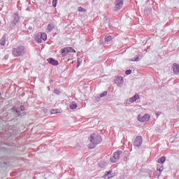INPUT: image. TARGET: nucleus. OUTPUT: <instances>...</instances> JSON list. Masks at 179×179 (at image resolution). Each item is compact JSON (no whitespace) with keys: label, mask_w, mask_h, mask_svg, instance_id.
I'll list each match as a JSON object with an SVG mask.
<instances>
[{"label":"nucleus","mask_w":179,"mask_h":179,"mask_svg":"<svg viewBox=\"0 0 179 179\" xmlns=\"http://www.w3.org/2000/svg\"><path fill=\"white\" fill-rule=\"evenodd\" d=\"M112 176H110V175L105 173L104 178L109 179L111 178Z\"/></svg>","instance_id":"31"},{"label":"nucleus","mask_w":179,"mask_h":179,"mask_svg":"<svg viewBox=\"0 0 179 179\" xmlns=\"http://www.w3.org/2000/svg\"><path fill=\"white\" fill-rule=\"evenodd\" d=\"M131 73H132V70H131V69L127 70L125 71V75H131Z\"/></svg>","instance_id":"28"},{"label":"nucleus","mask_w":179,"mask_h":179,"mask_svg":"<svg viewBox=\"0 0 179 179\" xmlns=\"http://www.w3.org/2000/svg\"><path fill=\"white\" fill-rule=\"evenodd\" d=\"M43 111H44V112L47 111V109H45H45H43Z\"/></svg>","instance_id":"41"},{"label":"nucleus","mask_w":179,"mask_h":179,"mask_svg":"<svg viewBox=\"0 0 179 179\" xmlns=\"http://www.w3.org/2000/svg\"><path fill=\"white\" fill-rule=\"evenodd\" d=\"M78 10V12H87L86 9H85L82 7H79Z\"/></svg>","instance_id":"27"},{"label":"nucleus","mask_w":179,"mask_h":179,"mask_svg":"<svg viewBox=\"0 0 179 179\" xmlns=\"http://www.w3.org/2000/svg\"><path fill=\"white\" fill-rule=\"evenodd\" d=\"M16 24H17V22L11 21L9 24V29H10V30H13L15 27H16Z\"/></svg>","instance_id":"17"},{"label":"nucleus","mask_w":179,"mask_h":179,"mask_svg":"<svg viewBox=\"0 0 179 179\" xmlns=\"http://www.w3.org/2000/svg\"><path fill=\"white\" fill-rule=\"evenodd\" d=\"M113 173V171L112 170H110L108 171H106L105 173V174H108V176H110V177H113V176H111V173Z\"/></svg>","instance_id":"30"},{"label":"nucleus","mask_w":179,"mask_h":179,"mask_svg":"<svg viewBox=\"0 0 179 179\" xmlns=\"http://www.w3.org/2000/svg\"><path fill=\"white\" fill-rule=\"evenodd\" d=\"M33 29H34V24L28 27V30H33Z\"/></svg>","instance_id":"32"},{"label":"nucleus","mask_w":179,"mask_h":179,"mask_svg":"<svg viewBox=\"0 0 179 179\" xmlns=\"http://www.w3.org/2000/svg\"><path fill=\"white\" fill-rule=\"evenodd\" d=\"M166 162V157H162L158 159V163H160L161 164H163Z\"/></svg>","instance_id":"21"},{"label":"nucleus","mask_w":179,"mask_h":179,"mask_svg":"<svg viewBox=\"0 0 179 179\" xmlns=\"http://www.w3.org/2000/svg\"><path fill=\"white\" fill-rule=\"evenodd\" d=\"M48 62H49V64H50V65H53V66H57L59 64L58 60H56L52 57H50L49 59H48Z\"/></svg>","instance_id":"9"},{"label":"nucleus","mask_w":179,"mask_h":179,"mask_svg":"<svg viewBox=\"0 0 179 179\" xmlns=\"http://www.w3.org/2000/svg\"><path fill=\"white\" fill-rule=\"evenodd\" d=\"M114 12H118L121 10V9H122V6H124V0H115L114 2Z\"/></svg>","instance_id":"3"},{"label":"nucleus","mask_w":179,"mask_h":179,"mask_svg":"<svg viewBox=\"0 0 179 179\" xmlns=\"http://www.w3.org/2000/svg\"><path fill=\"white\" fill-rule=\"evenodd\" d=\"M80 64H82V61L78 59L77 62V68H79V66H80Z\"/></svg>","instance_id":"33"},{"label":"nucleus","mask_w":179,"mask_h":179,"mask_svg":"<svg viewBox=\"0 0 179 179\" xmlns=\"http://www.w3.org/2000/svg\"><path fill=\"white\" fill-rule=\"evenodd\" d=\"M0 96H1V92H0Z\"/></svg>","instance_id":"43"},{"label":"nucleus","mask_w":179,"mask_h":179,"mask_svg":"<svg viewBox=\"0 0 179 179\" xmlns=\"http://www.w3.org/2000/svg\"><path fill=\"white\" fill-rule=\"evenodd\" d=\"M138 120L140 122H148L150 120V115L145 113L144 115H138Z\"/></svg>","instance_id":"7"},{"label":"nucleus","mask_w":179,"mask_h":179,"mask_svg":"<svg viewBox=\"0 0 179 179\" xmlns=\"http://www.w3.org/2000/svg\"><path fill=\"white\" fill-rule=\"evenodd\" d=\"M123 80H124V78H122V77L117 76L115 80V83L116 85H122V83H124Z\"/></svg>","instance_id":"11"},{"label":"nucleus","mask_w":179,"mask_h":179,"mask_svg":"<svg viewBox=\"0 0 179 179\" xmlns=\"http://www.w3.org/2000/svg\"><path fill=\"white\" fill-rule=\"evenodd\" d=\"M34 41L36 43H42L43 41L41 40V36L40 35V33L35 34Z\"/></svg>","instance_id":"12"},{"label":"nucleus","mask_w":179,"mask_h":179,"mask_svg":"<svg viewBox=\"0 0 179 179\" xmlns=\"http://www.w3.org/2000/svg\"><path fill=\"white\" fill-rule=\"evenodd\" d=\"M0 24H1V21H0Z\"/></svg>","instance_id":"42"},{"label":"nucleus","mask_w":179,"mask_h":179,"mask_svg":"<svg viewBox=\"0 0 179 179\" xmlns=\"http://www.w3.org/2000/svg\"><path fill=\"white\" fill-rule=\"evenodd\" d=\"M100 96H97L96 98V101H100Z\"/></svg>","instance_id":"37"},{"label":"nucleus","mask_w":179,"mask_h":179,"mask_svg":"<svg viewBox=\"0 0 179 179\" xmlns=\"http://www.w3.org/2000/svg\"><path fill=\"white\" fill-rule=\"evenodd\" d=\"M54 93L55 94H57L58 96H59V94H61V91H59L58 89H55Z\"/></svg>","instance_id":"26"},{"label":"nucleus","mask_w":179,"mask_h":179,"mask_svg":"<svg viewBox=\"0 0 179 179\" xmlns=\"http://www.w3.org/2000/svg\"><path fill=\"white\" fill-rule=\"evenodd\" d=\"M13 57H23L24 55V46L20 45L12 50Z\"/></svg>","instance_id":"2"},{"label":"nucleus","mask_w":179,"mask_h":179,"mask_svg":"<svg viewBox=\"0 0 179 179\" xmlns=\"http://www.w3.org/2000/svg\"><path fill=\"white\" fill-rule=\"evenodd\" d=\"M90 143L89 144V149H94L97 145L101 143L103 138L99 134H92L89 138Z\"/></svg>","instance_id":"1"},{"label":"nucleus","mask_w":179,"mask_h":179,"mask_svg":"<svg viewBox=\"0 0 179 179\" xmlns=\"http://www.w3.org/2000/svg\"><path fill=\"white\" fill-rule=\"evenodd\" d=\"M76 108H78V104L75 102H72L70 104V109L71 110H76Z\"/></svg>","instance_id":"18"},{"label":"nucleus","mask_w":179,"mask_h":179,"mask_svg":"<svg viewBox=\"0 0 179 179\" xmlns=\"http://www.w3.org/2000/svg\"><path fill=\"white\" fill-rule=\"evenodd\" d=\"M13 22L15 23H19V13H15L13 15Z\"/></svg>","instance_id":"13"},{"label":"nucleus","mask_w":179,"mask_h":179,"mask_svg":"<svg viewBox=\"0 0 179 179\" xmlns=\"http://www.w3.org/2000/svg\"><path fill=\"white\" fill-rule=\"evenodd\" d=\"M69 52H76V51H75V50L71 47L61 49V54L62 57H66V54H69Z\"/></svg>","instance_id":"6"},{"label":"nucleus","mask_w":179,"mask_h":179,"mask_svg":"<svg viewBox=\"0 0 179 179\" xmlns=\"http://www.w3.org/2000/svg\"><path fill=\"white\" fill-rule=\"evenodd\" d=\"M3 163L6 166H8V164H9V162H8V161H3Z\"/></svg>","instance_id":"36"},{"label":"nucleus","mask_w":179,"mask_h":179,"mask_svg":"<svg viewBox=\"0 0 179 179\" xmlns=\"http://www.w3.org/2000/svg\"><path fill=\"white\" fill-rule=\"evenodd\" d=\"M50 83L51 84V83H54V80H50Z\"/></svg>","instance_id":"39"},{"label":"nucleus","mask_w":179,"mask_h":179,"mask_svg":"<svg viewBox=\"0 0 179 179\" xmlns=\"http://www.w3.org/2000/svg\"><path fill=\"white\" fill-rule=\"evenodd\" d=\"M5 44H6V36L3 35L0 40V45L4 47Z\"/></svg>","instance_id":"15"},{"label":"nucleus","mask_w":179,"mask_h":179,"mask_svg":"<svg viewBox=\"0 0 179 179\" xmlns=\"http://www.w3.org/2000/svg\"><path fill=\"white\" fill-rule=\"evenodd\" d=\"M51 114H58V109H52Z\"/></svg>","instance_id":"29"},{"label":"nucleus","mask_w":179,"mask_h":179,"mask_svg":"<svg viewBox=\"0 0 179 179\" xmlns=\"http://www.w3.org/2000/svg\"><path fill=\"white\" fill-rule=\"evenodd\" d=\"M13 110L14 114H15V115H17V117H20V118H22V117H23V115H26V113H24V112L20 113V111L17 110V109L13 108Z\"/></svg>","instance_id":"10"},{"label":"nucleus","mask_w":179,"mask_h":179,"mask_svg":"<svg viewBox=\"0 0 179 179\" xmlns=\"http://www.w3.org/2000/svg\"><path fill=\"white\" fill-rule=\"evenodd\" d=\"M111 40H113V36H108L105 38V41H106L107 43H108V41H111Z\"/></svg>","instance_id":"22"},{"label":"nucleus","mask_w":179,"mask_h":179,"mask_svg":"<svg viewBox=\"0 0 179 179\" xmlns=\"http://www.w3.org/2000/svg\"><path fill=\"white\" fill-rule=\"evenodd\" d=\"M40 36H41V40L43 41H45V40H47V34L45 33H39Z\"/></svg>","instance_id":"20"},{"label":"nucleus","mask_w":179,"mask_h":179,"mask_svg":"<svg viewBox=\"0 0 179 179\" xmlns=\"http://www.w3.org/2000/svg\"><path fill=\"white\" fill-rule=\"evenodd\" d=\"M104 96H107V91H104L103 93H101V94H99V97L101 99L103 97H104Z\"/></svg>","instance_id":"25"},{"label":"nucleus","mask_w":179,"mask_h":179,"mask_svg":"<svg viewBox=\"0 0 179 179\" xmlns=\"http://www.w3.org/2000/svg\"><path fill=\"white\" fill-rule=\"evenodd\" d=\"M9 58V55H6L3 57V59H8Z\"/></svg>","instance_id":"35"},{"label":"nucleus","mask_w":179,"mask_h":179,"mask_svg":"<svg viewBox=\"0 0 179 179\" xmlns=\"http://www.w3.org/2000/svg\"><path fill=\"white\" fill-rule=\"evenodd\" d=\"M58 2V0H52V6L54 8H57V3Z\"/></svg>","instance_id":"24"},{"label":"nucleus","mask_w":179,"mask_h":179,"mask_svg":"<svg viewBox=\"0 0 179 179\" xmlns=\"http://www.w3.org/2000/svg\"><path fill=\"white\" fill-rule=\"evenodd\" d=\"M173 72L174 75H179V64L177 63H173Z\"/></svg>","instance_id":"8"},{"label":"nucleus","mask_w":179,"mask_h":179,"mask_svg":"<svg viewBox=\"0 0 179 179\" xmlns=\"http://www.w3.org/2000/svg\"><path fill=\"white\" fill-rule=\"evenodd\" d=\"M53 29H55V24L54 23H49L47 27L48 31L51 32Z\"/></svg>","instance_id":"14"},{"label":"nucleus","mask_w":179,"mask_h":179,"mask_svg":"<svg viewBox=\"0 0 179 179\" xmlns=\"http://www.w3.org/2000/svg\"><path fill=\"white\" fill-rule=\"evenodd\" d=\"M162 170H164V167L163 166L160 167L157 166V171H159V173H157L158 177H160Z\"/></svg>","instance_id":"19"},{"label":"nucleus","mask_w":179,"mask_h":179,"mask_svg":"<svg viewBox=\"0 0 179 179\" xmlns=\"http://www.w3.org/2000/svg\"><path fill=\"white\" fill-rule=\"evenodd\" d=\"M122 155V151L118 150L114 152L113 156L110 157L111 163H117L118 160H120V156Z\"/></svg>","instance_id":"4"},{"label":"nucleus","mask_w":179,"mask_h":179,"mask_svg":"<svg viewBox=\"0 0 179 179\" xmlns=\"http://www.w3.org/2000/svg\"><path fill=\"white\" fill-rule=\"evenodd\" d=\"M140 57V55H138V56L136 57L132 58L131 59V61H132V62H138V61H139V59H141V57Z\"/></svg>","instance_id":"23"},{"label":"nucleus","mask_w":179,"mask_h":179,"mask_svg":"<svg viewBox=\"0 0 179 179\" xmlns=\"http://www.w3.org/2000/svg\"><path fill=\"white\" fill-rule=\"evenodd\" d=\"M139 99V94H136L129 99V103H134Z\"/></svg>","instance_id":"16"},{"label":"nucleus","mask_w":179,"mask_h":179,"mask_svg":"<svg viewBox=\"0 0 179 179\" xmlns=\"http://www.w3.org/2000/svg\"><path fill=\"white\" fill-rule=\"evenodd\" d=\"M143 142V139L142 138V136H137L134 141V143H133L134 146H135L136 148H138V149H139V148H141L142 146Z\"/></svg>","instance_id":"5"},{"label":"nucleus","mask_w":179,"mask_h":179,"mask_svg":"<svg viewBox=\"0 0 179 179\" xmlns=\"http://www.w3.org/2000/svg\"><path fill=\"white\" fill-rule=\"evenodd\" d=\"M47 89H48V90L50 91V86H48V87H47Z\"/></svg>","instance_id":"40"},{"label":"nucleus","mask_w":179,"mask_h":179,"mask_svg":"<svg viewBox=\"0 0 179 179\" xmlns=\"http://www.w3.org/2000/svg\"><path fill=\"white\" fill-rule=\"evenodd\" d=\"M20 110H21V111H24V110H26L25 108H24V106H21L20 107Z\"/></svg>","instance_id":"34"},{"label":"nucleus","mask_w":179,"mask_h":179,"mask_svg":"<svg viewBox=\"0 0 179 179\" xmlns=\"http://www.w3.org/2000/svg\"><path fill=\"white\" fill-rule=\"evenodd\" d=\"M3 159H5V157H0V161L3 162Z\"/></svg>","instance_id":"38"}]
</instances>
